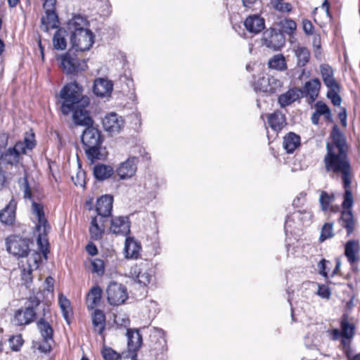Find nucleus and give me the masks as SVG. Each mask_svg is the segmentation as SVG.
I'll list each match as a JSON object with an SVG mask.
<instances>
[{
    "instance_id": "50",
    "label": "nucleus",
    "mask_w": 360,
    "mask_h": 360,
    "mask_svg": "<svg viewBox=\"0 0 360 360\" xmlns=\"http://www.w3.org/2000/svg\"><path fill=\"white\" fill-rule=\"evenodd\" d=\"M283 31L288 34H292L297 27L296 22L290 19L285 20L281 22Z\"/></svg>"
},
{
    "instance_id": "14",
    "label": "nucleus",
    "mask_w": 360,
    "mask_h": 360,
    "mask_svg": "<svg viewBox=\"0 0 360 360\" xmlns=\"http://www.w3.org/2000/svg\"><path fill=\"white\" fill-rule=\"evenodd\" d=\"M138 158L130 157L122 162L116 169L117 174L121 179H128L132 177L137 169Z\"/></svg>"
},
{
    "instance_id": "28",
    "label": "nucleus",
    "mask_w": 360,
    "mask_h": 360,
    "mask_svg": "<svg viewBox=\"0 0 360 360\" xmlns=\"http://www.w3.org/2000/svg\"><path fill=\"white\" fill-rule=\"evenodd\" d=\"M105 222L100 221V217H94L91 219L89 226L91 238L94 240H101L105 232Z\"/></svg>"
},
{
    "instance_id": "56",
    "label": "nucleus",
    "mask_w": 360,
    "mask_h": 360,
    "mask_svg": "<svg viewBox=\"0 0 360 360\" xmlns=\"http://www.w3.org/2000/svg\"><path fill=\"white\" fill-rule=\"evenodd\" d=\"M317 294L322 298L329 299L331 295V292L328 286L321 285L319 286Z\"/></svg>"
},
{
    "instance_id": "48",
    "label": "nucleus",
    "mask_w": 360,
    "mask_h": 360,
    "mask_svg": "<svg viewBox=\"0 0 360 360\" xmlns=\"http://www.w3.org/2000/svg\"><path fill=\"white\" fill-rule=\"evenodd\" d=\"M333 225L332 223H326L321 229L319 240L323 242L326 239L333 237Z\"/></svg>"
},
{
    "instance_id": "35",
    "label": "nucleus",
    "mask_w": 360,
    "mask_h": 360,
    "mask_svg": "<svg viewBox=\"0 0 360 360\" xmlns=\"http://www.w3.org/2000/svg\"><path fill=\"white\" fill-rule=\"evenodd\" d=\"M68 36L67 31L65 29H58L53 35V44L57 50H64L67 47L66 37Z\"/></svg>"
},
{
    "instance_id": "34",
    "label": "nucleus",
    "mask_w": 360,
    "mask_h": 360,
    "mask_svg": "<svg viewBox=\"0 0 360 360\" xmlns=\"http://www.w3.org/2000/svg\"><path fill=\"white\" fill-rule=\"evenodd\" d=\"M113 174L114 169L110 165L98 164L94 167V175L98 181L105 180L110 178Z\"/></svg>"
},
{
    "instance_id": "51",
    "label": "nucleus",
    "mask_w": 360,
    "mask_h": 360,
    "mask_svg": "<svg viewBox=\"0 0 360 360\" xmlns=\"http://www.w3.org/2000/svg\"><path fill=\"white\" fill-rule=\"evenodd\" d=\"M272 4L276 10L281 12H290L292 10L291 4L282 0H273Z\"/></svg>"
},
{
    "instance_id": "21",
    "label": "nucleus",
    "mask_w": 360,
    "mask_h": 360,
    "mask_svg": "<svg viewBox=\"0 0 360 360\" xmlns=\"http://www.w3.org/2000/svg\"><path fill=\"white\" fill-rule=\"evenodd\" d=\"M125 257L128 259H137L140 255L141 245L133 237H127L124 243Z\"/></svg>"
},
{
    "instance_id": "27",
    "label": "nucleus",
    "mask_w": 360,
    "mask_h": 360,
    "mask_svg": "<svg viewBox=\"0 0 360 360\" xmlns=\"http://www.w3.org/2000/svg\"><path fill=\"white\" fill-rule=\"evenodd\" d=\"M88 27L89 22L87 19L81 15H74L68 22V29L71 34L82 30H89Z\"/></svg>"
},
{
    "instance_id": "62",
    "label": "nucleus",
    "mask_w": 360,
    "mask_h": 360,
    "mask_svg": "<svg viewBox=\"0 0 360 360\" xmlns=\"http://www.w3.org/2000/svg\"><path fill=\"white\" fill-rule=\"evenodd\" d=\"M269 84L271 87L274 88V93L276 91L277 89L281 86L280 80L274 78V77H269Z\"/></svg>"
},
{
    "instance_id": "6",
    "label": "nucleus",
    "mask_w": 360,
    "mask_h": 360,
    "mask_svg": "<svg viewBox=\"0 0 360 360\" xmlns=\"http://www.w3.org/2000/svg\"><path fill=\"white\" fill-rule=\"evenodd\" d=\"M94 34L90 30H82L72 33L70 36L72 49L84 52L89 51L94 43Z\"/></svg>"
},
{
    "instance_id": "17",
    "label": "nucleus",
    "mask_w": 360,
    "mask_h": 360,
    "mask_svg": "<svg viewBox=\"0 0 360 360\" xmlns=\"http://www.w3.org/2000/svg\"><path fill=\"white\" fill-rule=\"evenodd\" d=\"M35 316V310L32 307H26L25 310L18 309L15 311L13 322L17 326L27 325L34 320Z\"/></svg>"
},
{
    "instance_id": "36",
    "label": "nucleus",
    "mask_w": 360,
    "mask_h": 360,
    "mask_svg": "<svg viewBox=\"0 0 360 360\" xmlns=\"http://www.w3.org/2000/svg\"><path fill=\"white\" fill-rule=\"evenodd\" d=\"M321 88V82L318 78L308 81L304 84V91L313 100L316 98Z\"/></svg>"
},
{
    "instance_id": "20",
    "label": "nucleus",
    "mask_w": 360,
    "mask_h": 360,
    "mask_svg": "<svg viewBox=\"0 0 360 360\" xmlns=\"http://www.w3.org/2000/svg\"><path fill=\"white\" fill-rule=\"evenodd\" d=\"M283 147L288 154H292L301 146V138L292 131L287 133L283 139Z\"/></svg>"
},
{
    "instance_id": "24",
    "label": "nucleus",
    "mask_w": 360,
    "mask_h": 360,
    "mask_svg": "<svg viewBox=\"0 0 360 360\" xmlns=\"http://www.w3.org/2000/svg\"><path fill=\"white\" fill-rule=\"evenodd\" d=\"M41 256L38 253H34L32 255V257L28 260L30 262L31 260L34 263L35 268H38V263L40 261ZM32 268L30 262L27 264V267H23L21 270V280L22 281V284L26 286V288H29L30 285L32 283Z\"/></svg>"
},
{
    "instance_id": "61",
    "label": "nucleus",
    "mask_w": 360,
    "mask_h": 360,
    "mask_svg": "<svg viewBox=\"0 0 360 360\" xmlns=\"http://www.w3.org/2000/svg\"><path fill=\"white\" fill-rule=\"evenodd\" d=\"M338 117L340 120L341 124L342 127H347V112L345 108H342L341 111L338 113Z\"/></svg>"
},
{
    "instance_id": "41",
    "label": "nucleus",
    "mask_w": 360,
    "mask_h": 360,
    "mask_svg": "<svg viewBox=\"0 0 360 360\" xmlns=\"http://www.w3.org/2000/svg\"><path fill=\"white\" fill-rule=\"evenodd\" d=\"M315 112H316L321 116H324V118L327 121H332V114L330 110L325 103L322 101H318L315 104Z\"/></svg>"
},
{
    "instance_id": "30",
    "label": "nucleus",
    "mask_w": 360,
    "mask_h": 360,
    "mask_svg": "<svg viewBox=\"0 0 360 360\" xmlns=\"http://www.w3.org/2000/svg\"><path fill=\"white\" fill-rule=\"evenodd\" d=\"M268 124L275 131L278 132L286 124L285 116L280 111H276L268 116Z\"/></svg>"
},
{
    "instance_id": "2",
    "label": "nucleus",
    "mask_w": 360,
    "mask_h": 360,
    "mask_svg": "<svg viewBox=\"0 0 360 360\" xmlns=\"http://www.w3.org/2000/svg\"><path fill=\"white\" fill-rule=\"evenodd\" d=\"M83 89L76 82L67 84L61 89L60 96L63 100L60 110L65 115L72 112V120L75 125L91 126L93 120L86 108L89 99L82 96Z\"/></svg>"
},
{
    "instance_id": "46",
    "label": "nucleus",
    "mask_w": 360,
    "mask_h": 360,
    "mask_svg": "<svg viewBox=\"0 0 360 360\" xmlns=\"http://www.w3.org/2000/svg\"><path fill=\"white\" fill-rule=\"evenodd\" d=\"M91 272L101 276L105 273V264L102 259H94L91 261Z\"/></svg>"
},
{
    "instance_id": "5",
    "label": "nucleus",
    "mask_w": 360,
    "mask_h": 360,
    "mask_svg": "<svg viewBox=\"0 0 360 360\" xmlns=\"http://www.w3.org/2000/svg\"><path fill=\"white\" fill-rule=\"evenodd\" d=\"M30 239L18 235H12L6 238V250L17 258L28 256L30 249Z\"/></svg>"
},
{
    "instance_id": "8",
    "label": "nucleus",
    "mask_w": 360,
    "mask_h": 360,
    "mask_svg": "<svg viewBox=\"0 0 360 360\" xmlns=\"http://www.w3.org/2000/svg\"><path fill=\"white\" fill-rule=\"evenodd\" d=\"M46 15L41 18L42 29L48 32L58 27V17L56 12V0H42Z\"/></svg>"
},
{
    "instance_id": "29",
    "label": "nucleus",
    "mask_w": 360,
    "mask_h": 360,
    "mask_svg": "<svg viewBox=\"0 0 360 360\" xmlns=\"http://www.w3.org/2000/svg\"><path fill=\"white\" fill-rule=\"evenodd\" d=\"M264 41L265 45L274 51L279 50L285 45V39L283 35L275 30H272L270 32L269 37L265 38Z\"/></svg>"
},
{
    "instance_id": "42",
    "label": "nucleus",
    "mask_w": 360,
    "mask_h": 360,
    "mask_svg": "<svg viewBox=\"0 0 360 360\" xmlns=\"http://www.w3.org/2000/svg\"><path fill=\"white\" fill-rule=\"evenodd\" d=\"M39 249L41 252L45 259H47L48 254L49 252V243L46 235L39 234L37 240Z\"/></svg>"
},
{
    "instance_id": "3",
    "label": "nucleus",
    "mask_w": 360,
    "mask_h": 360,
    "mask_svg": "<svg viewBox=\"0 0 360 360\" xmlns=\"http://www.w3.org/2000/svg\"><path fill=\"white\" fill-rule=\"evenodd\" d=\"M103 142V138L97 128L89 126L83 131L82 143L87 159L92 163L105 158Z\"/></svg>"
},
{
    "instance_id": "11",
    "label": "nucleus",
    "mask_w": 360,
    "mask_h": 360,
    "mask_svg": "<svg viewBox=\"0 0 360 360\" xmlns=\"http://www.w3.org/2000/svg\"><path fill=\"white\" fill-rule=\"evenodd\" d=\"M113 198L110 195H105L97 200L96 210L101 222H105L111 217Z\"/></svg>"
},
{
    "instance_id": "52",
    "label": "nucleus",
    "mask_w": 360,
    "mask_h": 360,
    "mask_svg": "<svg viewBox=\"0 0 360 360\" xmlns=\"http://www.w3.org/2000/svg\"><path fill=\"white\" fill-rule=\"evenodd\" d=\"M10 347L13 351L18 352L23 344L21 335L13 336L9 338Z\"/></svg>"
},
{
    "instance_id": "55",
    "label": "nucleus",
    "mask_w": 360,
    "mask_h": 360,
    "mask_svg": "<svg viewBox=\"0 0 360 360\" xmlns=\"http://www.w3.org/2000/svg\"><path fill=\"white\" fill-rule=\"evenodd\" d=\"M115 322L117 326L127 328L129 326L130 320L125 314H119L115 316Z\"/></svg>"
},
{
    "instance_id": "12",
    "label": "nucleus",
    "mask_w": 360,
    "mask_h": 360,
    "mask_svg": "<svg viewBox=\"0 0 360 360\" xmlns=\"http://www.w3.org/2000/svg\"><path fill=\"white\" fill-rule=\"evenodd\" d=\"M124 125V119L115 112L108 114L103 120L104 129L112 135L120 133Z\"/></svg>"
},
{
    "instance_id": "59",
    "label": "nucleus",
    "mask_w": 360,
    "mask_h": 360,
    "mask_svg": "<svg viewBox=\"0 0 360 360\" xmlns=\"http://www.w3.org/2000/svg\"><path fill=\"white\" fill-rule=\"evenodd\" d=\"M327 262H329L328 261L326 260L325 259H322L318 264V270L319 273L323 276L324 277H327V271H326V264Z\"/></svg>"
},
{
    "instance_id": "45",
    "label": "nucleus",
    "mask_w": 360,
    "mask_h": 360,
    "mask_svg": "<svg viewBox=\"0 0 360 360\" xmlns=\"http://www.w3.org/2000/svg\"><path fill=\"white\" fill-rule=\"evenodd\" d=\"M32 211L33 213L37 217L39 223L41 225L45 226V224L47 223V221L44 217L43 206L39 203L33 202Z\"/></svg>"
},
{
    "instance_id": "16",
    "label": "nucleus",
    "mask_w": 360,
    "mask_h": 360,
    "mask_svg": "<svg viewBox=\"0 0 360 360\" xmlns=\"http://www.w3.org/2000/svg\"><path fill=\"white\" fill-rule=\"evenodd\" d=\"M360 243L357 240H349L345 245V255L349 264L353 266L360 260Z\"/></svg>"
},
{
    "instance_id": "7",
    "label": "nucleus",
    "mask_w": 360,
    "mask_h": 360,
    "mask_svg": "<svg viewBox=\"0 0 360 360\" xmlns=\"http://www.w3.org/2000/svg\"><path fill=\"white\" fill-rule=\"evenodd\" d=\"M150 263L148 261L141 262L131 266L129 271L130 276L143 286L148 285L152 279Z\"/></svg>"
},
{
    "instance_id": "58",
    "label": "nucleus",
    "mask_w": 360,
    "mask_h": 360,
    "mask_svg": "<svg viewBox=\"0 0 360 360\" xmlns=\"http://www.w3.org/2000/svg\"><path fill=\"white\" fill-rule=\"evenodd\" d=\"M352 338H342V339H341V345L342 346V349H344L346 355H347V352H348L349 354L351 355L350 343H351V340Z\"/></svg>"
},
{
    "instance_id": "31",
    "label": "nucleus",
    "mask_w": 360,
    "mask_h": 360,
    "mask_svg": "<svg viewBox=\"0 0 360 360\" xmlns=\"http://www.w3.org/2000/svg\"><path fill=\"white\" fill-rule=\"evenodd\" d=\"M102 289L98 286L91 288L86 296V305L89 309H94L101 302L102 298Z\"/></svg>"
},
{
    "instance_id": "37",
    "label": "nucleus",
    "mask_w": 360,
    "mask_h": 360,
    "mask_svg": "<svg viewBox=\"0 0 360 360\" xmlns=\"http://www.w3.org/2000/svg\"><path fill=\"white\" fill-rule=\"evenodd\" d=\"M295 54L297 59V66L304 67L309 61L310 52L308 49L298 46L295 50Z\"/></svg>"
},
{
    "instance_id": "26",
    "label": "nucleus",
    "mask_w": 360,
    "mask_h": 360,
    "mask_svg": "<svg viewBox=\"0 0 360 360\" xmlns=\"http://www.w3.org/2000/svg\"><path fill=\"white\" fill-rule=\"evenodd\" d=\"M244 25L248 32L254 34L259 33L265 27L264 20L257 15L248 17L244 22Z\"/></svg>"
},
{
    "instance_id": "4",
    "label": "nucleus",
    "mask_w": 360,
    "mask_h": 360,
    "mask_svg": "<svg viewBox=\"0 0 360 360\" xmlns=\"http://www.w3.org/2000/svg\"><path fill=\"white\" fill-rule=\"evenodd\" d=\"M58 60H60V65L67 75H76L87 68L86 61L79 59L72 49L58 57Z\"/></svg>"
},
{
    "instance_id": "54",
    "label": "nucleus",
    "mask_w": 360,
    "mask_h": 360,
    "mask_svg": "<svg viewBox=\"0 0 360 360\" xmlns=\"http://www.w3.org/2000/svg\"><path fill=\"white\" fill-rule=\"evenodd\" d=\"M85 175L84 171L79 170L77 172L75 176L72 177V179L76 186L84 187L86 184Z\"/></svg>"
},
{
    "instance_id": "43",
    "label": "nucleus",
    "mask_w": 360,
    "mask_h": 360,
    "mask_svg": "<svg viewBox=\"0 0 360 360\" xmlns=\"http://www.w3.org/2000/svg\"><path fill=\"white\" fill-rule=\"evenodd\" d=\"M334 198L333 195H329L326 191H322L319 198L321 210L324 212L328 210L330 205L334 200Z\"/></svg>"
},
{
    "instance_id": "47",
    "label": "nucleus",
    "mask_w": 360,
    "mask_h": 360,
    "mask_svg": "<svg viewBox=\"0 0 360 360\" xmlns=\"http://www.w3.org/2000/svg\"><path fill=\"white\" fill-rule=\"evenodd\" d=\"M340 87L333 88L328 89L327 91V97L331 100L332 103L335 106H339L341 104L342 98L339 95Z\"/></svg>"
},
{
    "instance_id": "10",
    "label": "nucleus",
    "mask_w": 360,
    "mask_h": 360,
    "mask_svg": "<svg viewBox=\"0 0 360 360\" xmlns=\"http://www.w3.org/2000/svg\"><path fill=\"white\" fill-rule=\"evenodd\" d=\"M340 330L338 328L328 330L327 332L331 336L333 340H337L340 338H353L355 326L349 322L348 315L343 314L340 321Z\"/></svg>"
},
{
    "instance_id": "44",
    "label": "nucleus",
    "mask_w": 360,
    "mask_h": 360,
    "mask_svg": "<svg viewBox=\"0 0 360 360\" xmlns=\"http://www.w3.org/2000/svg\"><path fill=\"white\" fill-rule=\"evenodd\" d=\"M58 303L64 318L68 321L69 313L70 311V301L63 294H60L58 296Z\"/></svg>"
},
{
    "instance_id": "23",
    "label": "nucleus",
    "mask_w": 360,
    "mask_h": 360,
    "mask_svg": "<svg viewBox=\"0 0 360 360\" xmlns=\"http://www.w3.org/2000/svg\"><path fill=\"white\" fill-rule=\"evenodd\" d=\"M320 72L323 82L328 89L340 86L334 77V71L331 66L328 64L321 65Z\"/></svg>"
},
{
    "instance_id": "40",
    "label": "nucleus",
    "mask_w": 360,
    "mask_h": 360,
    "mask_svg": "<svg viewBox=\"0 0 360 360\" xmlns=\"http://www.w3.org/2000/svg\"><path fill=\"white\" fill-rule=\"evenodd\" d=\"M3 158L7 164L11 165H17L19 162L20 154L13 148V147H11L6 150L3 155Z\"/></svg>"
},
{
    "instance_id": "33",
    "label": "nucleus",
    "mask_w": 360,
    "mask_h": 360,
    "mask_svg": "<svg viewBox=\"0 0 360 360\" xmlns=\"http://www.w3.org/2000/svg\"><path fill=\"white\" fill-rule=\"evenodd\" d=\"M94 330L99 335H102L105 328V316L100 309H96L92 314Z\"/></svg>"
},
{
    "instance_id": "64",
    "label": "nucleus",
    "mask_w": 360,
    "mask_h": 360,
    "mask_svg": "<svg viewBox=\"0 0 360 360\" xmlns=\"http://www.w3.org/2000/svg\"><path fill=\"white\" fill-rule=\"evenodd\" d=\"M86 250L87 252L91 255L94 256L97 254L98 250L96 246L94 243H89L86 246Z\"/></svg>"
},
{
    "instance_id": "63",
    "label": "nucleus",
    "mask_w": 360,
    "mask_h": 360,
    "mask_svg": "<svg viewBox=\"0 0 360 360\" xmlns=\"http://www.w3.org/2000/svg\"><path fill=\"white\" fill-rule=\"evenodd\" d=\"M46 283V289L49 292H53V284H54V279L51 276H49L45 280Z\"/></svg>"
},
{
    "instance_id": "22",
    "label": "nucleus",
    "mask_w": 360,
    "mask_h": 360,
    "mask_svg": "<svg viewBox=\"0 0 360 360\" xmlns=\"http://www.w3.org/2000/svg\"><path fill=\"white\" fill-rule=\"evenodd\" d=\"M126 335L127 337V345L129 351L136 352L142 345L143 339L140 331L138 329L127 328Z\"/></svg>"
},
{
    "instance_id": "39",
    "label": "nucleus",
    "mask_w": 360,
    "mask_h": 360,
    "mask_svg": "<svg viewBox=\"0 0 360 360\" xmlns=\"http://www.w3.org/2000/svg\"><path fill=\"white\" fill-rule=\"evenodd\" d=\"M255 89L264 93L273 94L274 88L270 86L269 77H262L255 83Z\"/></svg>"
},
{
    "instance_id": "49",
    "label": "nucleus",
    "mask_w": 360,
    "mask_h": 360,
    "mask_svg": "<svg viewBox=\"0 0 360 360\" xmlns=\"http://www.w3.org/2000/svg\"><path fill=\"white\" fill-rule=\"evenodd\" d=\"M102 356L104 360H119L121 359L120 354L108 347H103L101 350Z\"/></svg>"
},
{
    "instance_id": "32",
    "label": "nucleus",
    "mask_w": 360,
    "mask_h": 360,
    "mask_svg": "<svg viewBox=\"0 0 360 360\" xmlns=\"http://www.w3.org/2000/svg\"><path fill=\"white\" fill-rule=\"evenodd\" d=\"M300 91L297 89H290L285 93L280 95L278 102L281 107L285 108L290 105L300 98Z\"/></svg>"
},
{
    "instance_id": "15",
    "label": "nucleus",
    "mask_w": 360,
    "mask_h": 360,
    "mask_svg": "<svg viewBox=\"0 0 360 360\" xmlns=\"http://www.w3.org/2000/svg\"><path fill=\"white\" fill-rule=\"evenodd\" d=\"M110 231L115 235L127 236L130 233V221L128 217L118 216L110 220Z\"/></svg>"
},
{
    "instance_id": "25",
    "label": "nucleus",
    "mask_w": 360,
    "mask_h": 360,
    "mask_svg": "<svg viewBox=\"0 0 360 360\" xmlns=\"http://www.w3.org/2000/svg\"><path fill=\"white\" fill-rule=\"evenodd\" d=\"M16 202L12 199L8 204L0 212V221L7 225H11L15 219Z\"/></svg>"
},
{
    "instance_id": "18",
    "label": "nucleus",
    "mask_w": 360,
    "mask_h": 360,
    "mask_svg": "<svg viewBox=\"0 0 360 360\" xmlns=\"http://www.w3.org/2000/svg\"><path fill=\"white\" fill-rule=\"evenodd\" d=\"M338 222L342 228L346 229L347 235L350 236L354 232L356 223L352 210H342Z\"/></svg>"
},
{
    "instance_id": "19",
    "label": "nucleus",
    "mask_w": 360,
    "mask_h": 360,
    "mask_svg": "<svg viewBox=\"0 0 360 360\" xmlns=\"http://www.w3.org/2000/svg\"><path fill=\"white\" fill-rule=\"evenodd\" d=\"M113 88V84L110 80L104 78H98L94 81V93L100 97L109 96Z\"/></svg>"
},
{
    "instance_id": "13",
    "label": "nucleus",
    "mask_w": 360,
    "mask_h": 360,
    "mask_svg": "<svg viewBox=\"0 0 360 360\" xmlns=\"http://www.w3.org/2000/svg\"><path fill=\"white\" fill-rule=\"evenodd\" d=\"M37 328L44 340V343L39 346V349L44 352H50L51 345L50 341H53V330L51 325L44 319L37 322Z\"/></svg>"
},
{
    "instance_id": "9",
    "label": "nucleus",
    "mask_w": 360,
    "mask_h": 360,
    "mask_svg": "<svg viewBox=\"0 0 360 360\" xmlns=\"http://www.w3.org/2000/svg\"><path fill=\"white\" fill-rule=\"evenodd\" d=\"M106 292L108 301L111 305L123 304L128 298L126 287L116 282H111L108 285Z\"/></svg>"
},
{
    "instance_id": "57",
    "label": "nucleus",
    "mask_w": 360,
    "mask_h": 360,
    "mask_svg": "<svg viewBox=\"0 0 360 360\" xmlns=\"http://www.w3.org/2000/svg\"><path fill=\"white\" fill-rule=\"evenodd\" d=\"M304 32L309 35L312 34L314 32V25L309 20H304L302 22Z\"/></svg>"
},
{
    "instance_id": "1",
    "label": "nucleus",
    "mask_w": 360,
    "mask_h": 360,
    "mask_svg": "<svg viewBox=\"0 0 360 360\" xmlns=\"http://www.w3.org/2000/svg\"><path fill=\"white\" fill-rule=\"evenodd\" d=\"M330 136L332 141L326 143V154L323 158L325 170L329 174L341 177L345 190L342 202V210H352L354 205L351 191L353 172L348 155L349 146L345 134L337 125L333 127Z\"/></svg>"
},
{
    "instance_id": "53",
    "label": "nucleus",
    "mask_w": 360,
    "mask_h": 360,
    "mask_svg": "<svg viewBox=\"0 0 360 360\" xmlns=\"http://www.w3.org/2000/svg\"><path fill=\"white\" fill-rule=\"evenodd\" d=\"M20 188L23 191V197L25 199L31 200L32 198V193L27 178L25 176L22 179V182L20 185Z\"/></svg>"
},
{
    "instance_id": "38",
    "label": "nucleus",
    "mask_w": 360,
    "mask_h": 360,
    "mask_svg": "<svg viewBox=\"0 0 360 360\" xmlns=\"http://www.w3.org/2000/svg\"><path fill=\"white\" fill-rule=\"evenodd\" d=\"M269 67L279 71H284L287 69V64L284 56L282 54L274 56L268 63Z\"/></svg>"
},
{
    "instance_id": "60",
    "label": "nucleus",
    "mask_w": 360,
    "mask_h": 360,
    "mask_svg": "<svg viewBox=\"0 0 360 360\" xmlns=\"http://www.w3.org/2000/svg\"><path fill=\"white\" fill-rule=\"evenodd\" d=\"M13 148L15 149V150L20 155L24 154L26 153V150L27 149L26 145L24 142L18 141L17 142L15 146H13Z\"/></svg>"
}]
</instances>
